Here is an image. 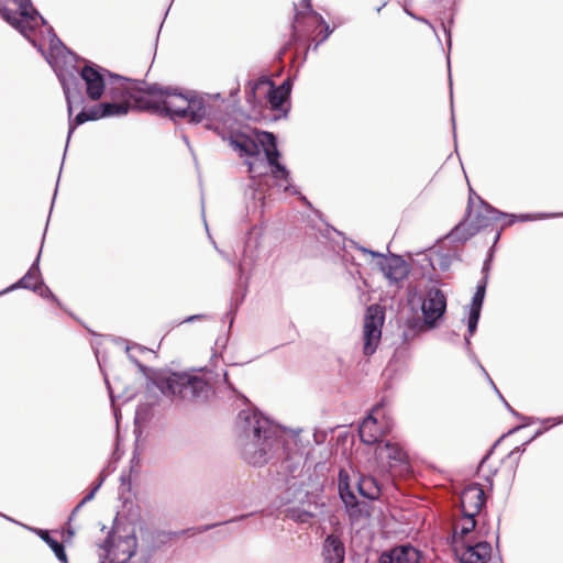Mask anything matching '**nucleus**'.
I'll list each match as a JSON object with an SVG mask.
<instances>
[{
    "instance_id": "42",
    "label": "nucleus",
    "mask_w": 563,
    "mask_h": 563,
    "mask_svg": "<svg viewBox=\"0 0 563 563\" xmlns=\"http://www.w3.org/2000/svg\"><path fill=\"white\" fill-rule=\"evenodd\" d=\"M296 470H297V467H294V468L291 470V475H292V477H296V474H295V471H296Z\"/></svg>"
},
{
    "instance_id": "46",
    "label": "nucleus",
    "mask_w": 563,
    "mask_h": 563,
    "mask_svg": "<svg viewBox=\"0 0 563 563\" xmlns=\"http://www.w3.org/2000/svg\"><path fill=\"white\" fill-rule=\"evenodd\" d=\"M452 123H453V125L455 124V118L453 114H452Z\"/></svg>"
},
{
    "instance_id": "9",
    "label": "nucleus",
    "mask_w": 563,
    "mask_h": 563,
    "mask_svg": "<svg viewBox=\"0 0 563 563\" xmlns=\"http://www.w3.org/2000/svg\"><path fill=\"white\" fill-rule=\"evenodd\" d=\"M454 551L461 563H486L490 559L492 547L486 541H479L475 544L455 541Z\"/></svg>"
},
{
    "instance_id": "37",
    "label": "nucleus",
    "mask_w": 563,
    "mask_h": 563,
    "mask_svg": "<svg viewBox=\"0 0 563 563\" xmlns=\"http://www.w3.org/2000/svg\"><path fill=\"white\" fill-rule=\"evenodd\" d=\"M378 306H372L368 308V314L366 317H371V318H374L376 317V313H377V310H378Z\"/></svg>"
},
{
    "instance_id": "19",
    "label": "nucleus",
    "mask_w": 563,
    "mask_h": 563,
    "mask_svg": "<svg viewBox=\"0 0 563 563\" xmlns=\"http://www.w3.org/2000/svg\"><path fill=\"white\" fill-rule=\"evenodd\" d=\"M59 77V80L62 82V86H63V90H64V95L66 97V101H67V108H68V115H69V129H68V137L67 140L70 139V135L73 134V132L75 131V129L87 122V121H90L89 119V115L87 113V111L82 110L81 112H79L75 119H71V113H73V98H74V93L71 91V85L75 84L74 79H69V78H66L65 76L63 75H58Z\"/></svg>"
},
{
    "instance_id": "15",
    "label": "nucleus",
    "mask_w": 563,
    "mask_h": 563,
    "mask_svg": "<svg viewBox=\"0 0 563 563\" xmlns=\"http://www.w3.org/2000/svg\"><path fill=\"white\" fill-rule=\"evenodd\" d=\"M389 432L388 428L379 426L377 419L369 413L358 428L361 441L366 445L382 444V438Z\"/></svg>"
},
{
    "instance_id": "12",
    "label": "nucleus",
    "mask_w": 563,
    "mask_h": 563,
    "mask_svg": "<svg viewBox=\"0 0 563 563\" xmlns=\"http://www.w3.org/2000/svg\"><path fill=\"white\" fill-rule=\"evenodd\" d=\"M40 257L41 251L38 252L34 263L32 264L27 273L19 282H16L7 290H4V292L16 288H24L33 291H40L41 296H46L47 294H51L49 288L46 287L41 279V273L38 268Z\"/></svg>"
},
{
    "instance_id": "31",
    "label": "nucleus",
    "mask_w": 563,
    "mask_h": 563,
    "mask_svg": "<svg viewBox=\"0 0 563 563\" xmlns=\"http://www.w3.org/2000/svg\"><path fill=\"white\" fill-rule=\"evenodd\" d=\"M95 497V490H91L89 494H87L82 500L75 507V509L71 512L70 518L79 510V508L86 504L87 501L91 500Z\"/></svg>"
},
{
    "instance_id": "5",
    "label": "nucleus",
    "mask_w": 563,
    "mask_h": 563,
    "mask_svg": "<svg viewBox=\"0 0 563 563\" xmlns=\"http://www.w3.org/2000/svg\"><path fill=\"white\" fill-rule=\"evenodd\" d=\"M115 80L119 81L122 91L120 95H117L119 87H113L111 88V95L113 99H120L121 102H102L91 107L89 111H87L90 120H98L106 117H120L126 114L131 109H134L133 100L124 89L125 87H133L132 80L121 76H115Z\"/></svg>"
},
{
    "instance_id": "30",
    "label": "nucleus",
    "mask_w": 563,
    "mask_h": 563,
    "mask_svg": "<svg viewBox=\"0 0 563 563\" xmlns=\"http://www.w3.org/2000/svg\"><path fill=\"white\" fill-rule=\"evenodd\" d=\"M64 51H66L69 55H71V53L69 51H67V48L59 41V38H57L55 34H53V37L51 40V54H49L51 57H54L55 52H56V55H59Z\"/></svg>"
},
{
    "instance_id": "48",
    "label": "nucleus",
    "mask_w": 563,
    "mask_h": 563,
    "mask_svg": "<svg viewBox=\"0 0 563 563\" xmlns=\"http://www.w3.org/2000/svg\"><path fill=\"white\" fill-rule=\"evenodd\" d=\"M234 521H235V519H231L229 521H225L224 523L234 522Z\"/></svg>"
},
{
    "instance_id": "24",
    "label": "nucleus",
    "mask_w": 563,
    "mask_h": 563,
    "mask_svg": "<svg viewBox=\"0 0 563 563\" xmlns=\"http://www.w3.org/2000/svg\"><path fill=\"white\" fill-rule=\"evenodd\" d=\"M463 522L460 526V531H457L459 527H455L453 534V544L455 545V541L457 544L462 542H467L465 537L472 532L476 526L475 517L476 515H463Z\"/></svg>"
},
{
    "instance_id": "20",
    "label": "nucleus",
    "mask_w": 563,
    "mask_h": 563,
    "mask_svg": "<svg viewBox=\"0 0 563 563\" xmlns=\"http://www.w3.org/2000/svg\"><path fill=\"white\" fill-rule=\"evenodd\" d=\"M322 555L324 563H343L345 559L344 543L338 536H328L323 543Z\"/></svg>"
},
{
    "instance_id": "29",
    "label": "nucleus",
    "mask_w": 563,
    "mask_h": 563,
    "mask_svg": "<svg viewBox=\"0 0 563 563\" xmlns=\"http://www.w3.org/2000/svg\"><path fill=\"white\" fill-rule=\"evenodd\" d=\"M290 516L294 520L301 523H309L313 518L311 512L300 509H292Z\"/></svg>"
},
{
    "instance_id": "28",
    "label": "nucleus",
    "mask_w": 563,
    "mask_h": 563,
    "mask_svg": "<svg viewBox=\"0 0 563 563\" xmlns=\"http://www.w3.org/2000/svg\"><path fill=\"white\" fill-rule=\"evenodd\" d=\"M452 257L450 254H438L434 260H432V266L439 267L441 271H446L451 266Z\"/></svg>"
},
{
    "instance_id": "44",
    "label": "nucleus",
    "mask_w": 563,
    "mask_h": 563,
    "mask_svg": "<svg viewBox=\"0 0 563 563\" xmlns=\"http://www.w3.org/2000/svg\"><path fill=\"white\" fill-rule=\"evenodd\" d=\"M68 534L71 537L74 534V531L71 529H68Z\"/></svg>"
},
{
    "instance_id": "23",
    "label": "nucleus",
    "mask_w": 563,
    "mask_h": 563,
    "mask_svg": "<svg viewBox=\"0 0 563 563\" xmlns=\"http://www.w3.org/2000/svg\"><path fill=\"white\" fill-rule=\"evenodd\" d=\"M358 493L368 498V499H377L380 495V487L377 481L371 476L361 477L357 483Z\"/></svg>"
},
{
    "instance_id": "43",
    "label": "nucleus",
    "mask_w": 563,
    "mask_h": 563,
    "mask_svg": "<svg viewBox=\"0 0 563 563\" xmlns=\"http://www.w3.org/2000/svg\"><path fill=\"white\" fill-rule=\"evenodd\" d=\"M529 218H530L529 216H521V217H520V219H521V220H527V219H529Z\"/></svg>"
},
{
    "instance_id": "39",
    "label": "nucleus",
    "mask_w": 563,
    "mask_h": 563,
    "mask_svg": "<svg viewBox=\"0 0 563 563\" xmlns=\"http://www.w3.org/2000/svg\"><path fill=\"white\" fill-rule=\"evenodd\" d=\"M101 484H102V479L97 485H95V487L91 490H95V493H96L99 489V487L101 486Z\"/></svg>"
},
{
    "instance_id": "35",
    "label": "nucleus",
    "mask_w": 563,
    "mask_h": 563,
    "mask_svg": "<svg viewBox=\"0 0 563 563\" xmlns=\"http://www.w3.org/2000/svg\"><path fill=\"white\" fill-rule=\"evenodd\" d=\"M489 267H490V258H487L484 262V265H483V273H484V277L483 278H485V277L487 278V274H488Z\"/></svg>"
},
{
    "instance_id": "27",
    "label": "nucleus",
    "mask_w": 563,
    "mask_h": 563,
    "mask_svg": "<svg viewBox=\"0 0 563 563\" xmlns=\"http://www.w3.org/2000/svg\"><path fill=\"white\" fill-rule=\"evenodd\" d=\"M121 341H122V343L125 344V351L128 353L129 358L133 363H135L141 371H144L145 366L137 361L136 355H135V351H139L140 353H144V352H148L150 350L147 347L142 346V345L136 344V343H131V342H128V341H124V340H121Z\"/></svg>"
},
{
    "instance_id": "45",
    "label": "nucleus",
    "mask_w": 563,
    "mask_h": 563,
    "mask_svg": "<svg viewBox=\"0 0 563 563\" xmlns=\"http://www.w3.org/2000/svg\"><path fill=\"white\" fill-rule=\"evenodd\" d=\"M300 12H296V21H298Z\"/></svg>"
},
{
    "instance_id": "6",
    "label": "nucleus",
    "mask_w": 563,
    "mask_h": 563,
    "mask_svg": "<svg viewBox=\"0 0 563 563\" xmlns=\"http://www.w3.org/2000/svg\"><path fill=\"white\" fill-rule=\"evenodd\" d=\"M19 11L13 12L7 8L1 9L0 14L9 24L15 27L22 35L29 36V31L34 30L45 20L33 8L31 0H13Z\"/></svg>"
},
{
    "instance_id": "33",
    "label": "nucleus",
    "mask_w": 563,
    "mask_h": 563,
    "mask_svg": "<svg viewBox=\"0 0 563 563\" xmlns=\"http://www.w3.org/2000/svg\"><path fill=\"white\" fill-rule=\"evenodd\" d=\"M478 319H468L467 331L468 335H473L477 328Z\"/></svg>"
},
{
    "instance_id": "40",
    "label": "nucleus",
    "mask_w": 563,
    "mask_h": 563,
    "mask_svg": "<svg viewBox=\"0 0 563 563\" xmlns=\"http://www.w3.org/2000/svg\"><path fill=\"white\" fill-rule=\"evenodd\" d=\"M489 454H487L486 456L483 457L482 462H481V465H479V470L482 468L483 464L486 462V460L488 459Z\"/></svg>"
},
{
    "instance_id": "25",
    "label": "nucleus",
    "mask_w": 563,
    "mask_h": 563,
    "mask_svg": "<svg viewBox=\"0 0 563 563\" xmlns=\"http://www.w3.org/2000/svg\"><path fill=\"white\" fill-rule=\"evenodd\" d=\"M37 536L52 549V551L55 553L56 558L63 562L68 563L67 555L64 549V545L59 543L57 540L53 539L48 531L37 529L35 530Z\"/></svg>"
},
{
    "instance_id": "8",
    "label": "nucleus",
    "mask_w": 563,
    "mask_h": 563,
    "mask_svg": "<svg viewBox=\"0 0 563 563\" xmlns=\"http://www.w3.org/2000/svg\"><path fill=\"white\" fill-rule=\"evenodd\" d=\"M376 459L386 460L389 468L399 473H407L410 470L409 457L404 449L394 442L386 441L375 449Z\"/></svg>"
},
{
    "instance_id": "50",
    "label": "nucleus",
    "mask_w": 563,
    "mask_h": 563,
    "mask_svg": "<svg viewBox=\"0 0 563 563\" xmlns=\"http://www.w3.org/2000/svg\"><path fill=\"white\" fill-rule=\"evenodd\" d=\"M191 317L198 318V317H202V316L201 314H192Z\"/></svg>"
},
{
    "instance_id": "13",
    "label": "nucleus",
    "mask_w": 563,
    "mask_h": 563,
    "mask_svg": "<svg viewBox=\"0 0 563 563\" xmlns=\"http://www.w3.org/2000/svg\"><path fill=\"white\" fill-rule=\"evenodd\" d=\"M136 548L135 536H126L111 547L106 542L107 556L112 563H126L135 554Z\"/></svg>"
},
{
    "instance_id": "11",
    "label": "nucleus",
    "mask_w": 563,
    "mask_h": 563,
    "mask_svg": "<svg viewBox=\"0 0 563 563\" xmlns=\"http://www.w3.org/2000/svg\"><path fill=\"white\" fill-rule=\"evenodd\" d=\"M486 501L485 490L478 483L467 485L461 495L463 515H478Z\"/></svg>"
},
{
    "instance_id": "21",
    "label": "nucleus",
    "mask_w": 563,
    "mask_h": 563,
    "mask_svg": "<svg viewBox=\"0 0 563 563\" xmlns=\"http://www.w3.org/2000/svg\"><path fill=\"white\" fill-rule=\"evenodd\" d=\"M339 493L349 515L351 517L356 516L360 512L358 503L356 496L350 488L347 475L343 471L339 474Z\"/></svg>"
},
{
    "instance_id": "41",
    "label": "nucleus",
    "mask_w": 563,
    "mask_h": 563,
    "mask_svg": "<svg viewBox=\"0 0 563 563\" xmlns=\"http://www.w3.org/2000/svg\"><path fill=\"white\" fill-rule=\"evenodd\" d=\"M33 32V30H30L29 31V36H25L26 38H29L31 41V43H34V40H31V33Z\"/></svg>"
},
{
    "instance_id": "49",
    "label": "nucleus",
    "mask_w": 563,
    "mask_h": 563,
    "mask_svg": "<svg viewBox=\"0 0 563 563\" xmlns=\"http://www.w3.org/2000/svg\"><path fill=\"white\" fill-rule=\"evenodd\" d=\"M289 190H290L289 186H286L285 191H289Z\"/></svg>"
},
{
    "instance_id": "47",
    "label": "nucleus",
    "mask_w": 563,
    "mask_h": 563,
    "mask_svg": "<svg viewBox=\"0 0 563 563\" xmlns=\"http://www.w3.org/2000/svg\"><path fill=\"white\" fill-rule=\"evenodd\" d=\"M306 1H307V8H308V9H311V8H310L309 0H306Z\"/></svg>"
},
{
    "instance_id": "14",
    "label": "nucleus",
    "mask_w": 563,
    "mask_h": 563,
    "mask_svg": "<svg viewBox=\"0 0 563 563\" xmlns=\"http://www.w3.org/2000/svg\"><path fill=\"white\" fill-rule=\"evenodd\" d=\"M422 317H443L446 309V297L444 292L437 288L427 289L421 303Z\"/></svg>"
},
{
    "instance_id": "2",
    "label": "nucleus",
    "mask_w": 563,
    "mask_h": 563,
    "mask_svg": "<svg viewBox=\"0 0 563 563\" xmlns=\"http://www.w3.org/2000/svg\"><path fill=\"white\" fill-rule=\"evenodd\" d=\"M133 87H125V92L133 100V107L140 111H148L173 120L187 119L190 123H199L207 115V106L201 98L178 92L177 89L162 86L145 85L132 80Z\"/></svg>"
},
{
    "instance_id": "34",
    "label": "nucleus",
    "mask_w": 563,
    "mask_h": 563,
    "mask_svg": "<svg viewBox=\"0 0 563 563\" xmlns=\"http://www.w3.org/2000/svg\"><path fill=\"white\" fill-rule=\"evenodd\" d=\"M218 526V523L216 525H205V526H199L197 528H195V533H202V532H206L210 529H212L213 527Z\"/></svg>"
},
{
    "instance_id": "51",
    "label": "nucleus",
    "mask_w": 563,
    "mask_h": 563,
    "mask_svg": "<svg viewBox=\"0 0 563 563\" xmlns=\"http://www.w3.org/2000/svg\"><path fill=\"white\" fill-rule=\"evenodd\" d=\"M232 322H233V319H231V321L229 322V328L232 327Z\"/></svg>"
},
{
    "instance_id": "22",
    "label": "nucleus",
    "mask_w": 563,
    "mask_h": 563,
    "mask_svg": "<svg viewBox=\"0 0 563 563\" xmlns=\"http://www.w3.org/2000/svg\"><path fill=\"white\" fill-rule=\"evenodd\" d=\"M289 92L290 86L288 81L284 82L278 88L274 87V85L269 82L267 99L271 108L275 111H283L286 114L287 110L284 109V103L287 101Z\"/></svg>"
},
{
    "instance_id": "1",
    "label": "nucleus",
    "mask_w": 563,
    "mask_h": 563,
    "mask_svg": "<svg viewBox=\"0 0 563 563\" xmlns=\"http://www.w3.org/2000/svg\"><path fill=\"white\" fill-rule=\"evenodd\" d=\"M235 432L241 455L250 465L263 466L284 453L285 432L256 410L240 411Z\"/></svg>"
},
{
    "instance_id": "52",
    "label": "nucleus",
    "mask_w": 563,
    "mask_h": 563,
    "mask_svg": "<svg viewBox=\"0 0 563 563\" xmlns=\"http://www.w3.org/2000/svg\"><path fill=\"white\" fill-rule=\"evenodd\" d=\"M46 58L48 60V64L53 65V62L48 57H46Z\"/></svg>"
},
{
    "instance_id": "16",
    "label": "nucleus",
    "mask_w": 563,
    "mask_h": 563,
    "mask_svg": "<svg viewBox=\"0 0 563 563\" xmlns=\"http://www.w3.org/2000/svg\"><path fill=\"white\" fill-rule=\"evenodd\" d=\"M385 319H365L363 327V352L372 355L377 350L382 338V327Z\"/></svg>"
},
{
    "instance_id": "32",
    "label": "nucleus",
    "mask_w": 563,
    "mask_h": 563,
    "mask_svg": "<svg viewBox=\"0 0 563 563\" xmlns=\"http://www.w3.org/2000/svg\"><path fill=\"white\" fill-rule=\"evenodd\" d=\"M227 343H228V336L223 334L216 339L214 345L217 349H223V347H225Z\"/></svg>"
},
{
    "instance_id": "4",
    "label": "nucleus",
    "mask_w": 563,
    "mask_h": 563,
    "mask_svg": "<svg viewBox=\"0 0 563 563\" xmlns=\"http://www.w3.org/2000/svg\"><path fill=\"white\" fill-rule=\"evenodd\" d=\"M156 386L165 396L190 402L206 401L212 395L211 385L198 374L172 373L158 378Z\"/></svg>"
},
{
    "instance_id": "18",
    "label": "nucleus",
    "mask_w": 563,
    "mask_h": 563,
    "mask_svg": "<svg viewBox=\"0 0 563 563\" xmlns=\"http://www.w3.org/2000/svg\"><path fill=\"white\" fill-rule=\"evenodd\" d=\"M440 319H398V327L402 329L405 342L411 341L418 333L434 329Z\"/></svg>"
},
{
    "instance_id": "26",
    "label": "nucleus",
    "mask_w": 563,
    "mask_h": 563,
    "mask_svg": "<svg viewBox=\"0 0 563 563\" xmlns=\"http://www.w3.org/2000/svg\"><path fill=\"white\" fill-rule=\"evenodd\" d=\"M485 292H486V277L483 278L477 285L476 291H475V294L472 298V302L470 305L468 317H479L482 305H483L484 297H485Z\"/></svg>"
},
{
    "instance_id": "17",
    "label": "nucleus",
    "mask_w": 563,
    "mask_h": 563,
    "mask_svg": "<svg viewBox=\"0 0 563 563\" xmlns=\"http://www.w3.org/2000/svg\"><path fill=\"white\" fill-rule=\"evenodd\" d=\"M420 553L409 544L398 545L380 554L379 563H419Z\"/></svg>"
},
{
    "instance_id": "7",
    "label": "nucleus",
    "mask_w": 563,
    "mask_h": 563,
    "mask_svg": "<svg viewBox=\"0 0 563 563\" xmlns=\"http://www.w3.org/2000/svg\"><path fill=\"white\" fill-rule=\"evenodd\" d=\"M102 71L107 73L108 76L112 79V81L110 82V85H111L110 89L113 87H120L119 81L115 80L117 75H113L110 71L104 70L102 68H97L92 64L86 65L80 71V77L86 84L87 96L91 100L100 99V97L102 96V93L104 91L106 81H104V76H103ZM121 91H122V87L119 88V91H117V95H120Z\"/></svg>"
},
{
    "instance_id": "38",
    "label": "nucleus",
    "mask_w": 563,
    "mask_h": 563,
    "mask_svg": "<svg viewBox=\"0 0 563 563\" xmlns=\"http://www.w3.org/2000/svg\"><path fill=\"white\" fill-rule=\"evenodd\" d=\"M217 534H219L220 537H225V536H228V534H229V531H228L227 529H225V530H219V531L217 532Z\"/></svg>"
},
{
    "instance_id": "3",
    "label": "nucleus",
    "mask_w": 563,
    "mask_h": 563,
    "mask_svg": "<svg viewBox=\"0 0 563 563\" xmlns=\"http://www.w3.org/2000/svg\"><path fill=\"white\" fill-rule=\"evenodd\" d=\"M231 146L239 151L241 156L254 157V161H247L249 172L252 177L264 174L261 167H271V173L276 179H283L288 183L289 172L278 162L279 152L276 146V137L273 133L255 131L253 137L238 135L231 140Z\"/></svg>"
},
{
    "instance_id": "36",
    "label": "nucleus",
    "mask_w": 563,
    "mask_h": 563,
    "mask_svg": "<svg viewBox=\"0 0 563 563\" xmlns=\"http://www.w3.org/2000/svg\"><path fill=\"white\" fill-rule=\"evenodd\" d=\"M489 212L492 213V216L489 217V219L492 220H497L499 216H504V213L493 208L489 209Z\"/></svg>"
},
{
    "instance_id": "10",
    "label": "nucleus",
    "mask_w": 563,
    "mask_h": 563,
    "mask_svg": "<svg viewBox=\"0 0 563 563\" xmlns=\"http://www.w3.org/2000/svg\"><path fill=\"white\" fill-rule=\"evenodd\" d=\"M357 249L365 254L372 255L373 257H383V262L380 263L382 269L389 280L398 283L408 276V264L400 256L393 255L391 257L386 258L378 252L362 246H357Z\"/></svg>"
}]
</instances>
